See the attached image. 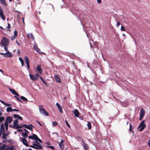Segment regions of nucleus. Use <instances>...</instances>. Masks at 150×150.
Wrapping results in <instances>:
<instances>
[{
  "label": "nucleus",
  "mask_w": 150,
  "mask_h": 150,
  "mask_svg": "<svg viewBox=\"0 0 150 150\" xmlns=\"http://www.w3.org/2000/svg\"><path fill=\"white\" fill-rule=\"evenodd\" d=\"M0 43L2 46L8 45L9 44V40L7 38L3 37L2 38Z\"/></svg>",
  "instance_id": "obj_1"
},
{
  "label": "nucleus",
  "mask_w": 150,
  "mask_h": 150,
  "mask_svg": "<svg viewBox=\"0 0 150 150\" xmlns=\"http://www.w3.org/2000/svg\"><path fill=\"white\" fill-rule=\"evenodd\" d=\"M29 76L30 79L33 81L37 80L39 77H40V75L38 73H36L35 74H32L29 73Z\"/></svg>",
  "instance_id": "obj_2"
},
{
  "label": "nucleus",
  "mask_w": 150,
  "mask_h": 150,
  "mask_svg": "<svg viewBox=\"0 0 150 150\" xmlns=\"http://www.w3.org/2000/svg\"><path fill=\"white\" fill-rule=\"evenodd\" d=\"M13 125L12 127L13 128L18 129L20 128H22V125L21 126L18 125V120H14L13 121Z\"/></svg>",
  "instance_id": "obj_3"
},
{
  "label": "nucleus",
  "mask_w": 150,
  "mask_h": 150,
  "mask_svg": "<svg viewBox=\"0 0 150 150\" xmlns=\"http://www.w3.org/2000/svg\"><path fill=\"white\" fill-rule=\"evenodd\" d=\"M144 120L142 121L138 127V129H139V131H142L146 127V125L144 124Z\"/></svg>",
  "instance_id": "obj_4"
},
{
  "label": "nucleus",
  "mask_w": 150,
  "mask_h": 150,
  "mask_svg": "<svg viewBox=\"0 0 150 150\" xmlns=\"http://www.w3.org/2000/svg\"><path fill=\"white\" fill-rule=\"evenodd\" d=\"M30 147L35 149H42L43 148L41 146H39L36 143H33L32 145H30Z\"/></svg>",
  "instance_id": "obj_5"
},
{
  "label": "nucleus",
  "mask_w": 150,
  "mask_h": 150,
  "mask_svg": "<svg viewBox=\"0 0 150 150\" xmlns=\"http://www.w3.org/2000/svg\"><path fill=\"white\" fill-rule=\"evenodd\" d=\"M39 109L40 111L41 114L46 116H48L49 113L44 109L40 108H39Z\"/></svg>",
  "instance_id": "obj_6"
},
{
  "label": "nucleus",
  "mask_w": 150,
  "mask_h": 150,
  "mask_svg": "<svg viewBox=\"0 0 150 150\" xmlns=\"http://www.w3.org/2000/svg\"><path fill=\"white\" fill-rule=\"evenodd\" d=\"M22 127H25V128H27L28 129H29L31 131H32V129H33L32 127H34V126H33L32 124H30L29 125H26L23 124V125H22Z\"/></svg>",
  "instance_id": "obj_7"
},
{
  "label": "nucleus",
  "mask_w": 150,
  "mask_h": 150,
  "mask_svg": "<svg viewBox=\"0 0 150 150\" xmlns=\"http://www.w3.org/2000/svg\"><path fill=\"white\" fill-rule=\"evenodd\" d=\"M145 110L143 108H142L140 111L139 120H141L142 119L145 114Z\"/></svg>",
  "instance_id": "obj_8"
},
{
  "label": "nucleus",
  "mask_w": 150,
  "mask_h": 150,
  "mask_svg": "<svg viewBox=\"0 0 150 150\" xmlns=\"http://www.w3.org/2000/svg\"><path fill=\"white\" fill-rule=\"evenodd\" d=\"M20 139L21 140V142L24 145L27 146H29L28 143V142L25 138H20Z\"/></svg>",
  "instance_id": "obj_9"
},
{
  "label": "nucleus",
  "mask_w": 150,
  "mask_h": 150,
  "mask_svg": "<svg viewBox=\"0 0 150 150\" xmlns=\"http://www.w3.org/2000/svg\"><path fill=\"white\" fill-rule=\"evenodd\" d=\"M0 54L3 55V57H9L11 58L13 56H12L10 54H8L7 53H3L2 52H0Z\"/></svg>",
  "instance_id": "obj_10"
},
{
  "label": "nucleus",
  "mask_w": 150,
  "mask_h": 150,
  "mask_svg": "<svg viewBox=\"0 0 150 150\" xmlns=\"http://www.w3.org/2000/svg\"><path fill=\"white\" fill-rule=\"evenodd\" d=\"M33 139L35 140L36 141H38L41 143H42V140L40 139L38 136L35 134H33Z\"/></svg>",
  "instance_id": "obj_11"
},
{
  "label": "nucleus",
  "mask_w": 150,
  "mask_h": 150,
  "mask_svg": "<svg viewBox=\"0 0 150 150\" xmlns=\"http://www.w3.org/2000/svg\"><path fill=\"white\" fill-rule=\"evenodd\" d=\"M54 77L55 79V80L57 83H61V81L60 79L57 74H55L54 75Z\"/></svg>",
  "instance_id": "obj_12"
},
{
  "label": "nucleus",
  "mask_w": 150,
  "mask_h": 150,
  "mask_svg": "<svg viewBox=\"0 0 150 150\" xmlns=\"http://www.w3.org/2000/svg\"><path fill=\"white\" fill-rule=\"evenodd\" d=\"M41 67L40 65H38L36 66L37 70L40 74H42V70L41 68Z\"/></svg>",
  "instance_id": "obj_13"
},
{
  "label": "nucleus",
  "mask_w": 150,
  "mask_h": 150,
  "mask_svg": "<svg viewBox=\"0 0 150 150\" xmlns=\"http://www.w3.org/2000/svg\"><path fill=\"white\" fill-rule=\"evenodd\" d=\"M82 142L83 143L82 145L83 146V148L85 150H88V145L87 144L85 143L83 140H82Z\"/></svg>",
  "instance_id": "obj_14"
},
{
  "label": "nucleus",
  "mask_w": 150,
  "mask_h": 150,
  "mask_svg": "<svg viewBox=\"0 0 150 150\" xmlns=\"http://www.w3.org/2000/svg\"><path fill=\"white\" fill-rule=\"evenodd\" d=\"M108 67L110 68L108 72V74L110 76H112V71L111 69H112V66L110 65V64L108 63Z\"/></svg>",
  "instance_id": "obj_15"
},
{
  "label": "nucleus",
  "mask_w": 150,
  "mask_h": 150,
  "mask_svg": "<svg viewBox=\"0 0 150 150\" xmlns=\"http://www.w3.org/2000/svg\"><path fill=\"white\" fill-rule=\"evenodd\" d=\"M20 98L22 101L23 100L25 102H26L27 103V102H30V101H28L26 98L23 96H21L20 97Z\"/></svg>",
  "instance_id": "obj_16"
},
{
  "label": "nucleus",
  "mask_w": 150,
  "mask_h": 150,
  "mask_svg": "<svg viewBox=\"0 0 150 150\" xmlns=\"http://www.w3.org/2000/svg\"><path fill=\"white\" fill-rule=\"evenodd\" d=\"M14 95H15V96H14V97L17 100L19 101L21 103H23L22 101L18 98V97L19 96V94L17 92H16V93Z\"/></svg>",
  "instance_id": "obj_17"
},
{
  "label": "nucleus",
  "mask_w": 150,
  "mask_h": 150,
  "mask_svg": "<svg viewBox=\"0 0 150 150\" xmlns=\"http://www.w3.org/2000/svg\"><path fill=\"white\" fill-rule=\"evenodd\" d=\"M4 47V49L5 51L6 52V53L11 55L12 56H13L12 54L8 50V45L4 46H3Z\"/></svg>",
  "instance_id": "obj_18"
},
{
  "label": "nucleus",
  "mask_w": 150,
  "mask_h": 150,
  "mask_svg": "<svg viewBox=\"0 0 150 150\" xmlns=\"http://www.w3.org/2000/svg\"><path fill=\"white\" fill-rule=\"evenodd\" d=\"M13 120L12 118L10 116H7L5 120L8 122L9 123H10L12 122Z\"/></svg>",
  "instance_id": "obj_19"
},
{
  "label": "nucleus",
  "mask_w": 150,
  "mask_h": 150,
  "mask_svg": "<svg viewBox=\"0 0 150 150\" xmlns=\"http://www.w3.org/2000/svg\"><path fill=\"white\" fill-rule=\"evenodd\" d=\"M99 62L98 59L96 58V59H94L93 61L92 62V64L94 65H99Z\"/></svg>",
  "instance_id": "obj_20"
},
{
  "label": "nucleus",
  "mask_w": 150,
  "mask_h": 150,
  "mask_svg": "<svg viewBox=\"0 0 150 150\" xmlns=\"http://www.w3.org/2000/svg\"><path fill=\"white\" fill-rule=\"evenodd\" d=\"M13 117L14 118H17L21 120H23L22 117L21 116H20L18 114H14L13 115Z\"/></svg>",
  "instance_id": "obj_21"
},
{
  "label": "nucleus",
  "mask_w": 150,
  "mask_h": 150,
  "mask_svg": "<svg viewBox=\"0 0 150 150\" xmlns=\"http://www.w3.org/2000/svg\"><path fill=\"white\" fill-rule=\"evenodd\" d=\"M74 113L75 116L76 117H78L79 115V112L78 110L77 109H75L74 110Z\"/></svg>",
  "instance_id": "obj_22"
},
{
  "label": "nucleus",
  "mask_w": 150,
  "mask_h": 150,
  "mask_svg": "<svg viewBox=\"0 0 150 150\" xmlns=\"http://www.w3.org/2000/svg\"><path fill=\"white\" fill-rule=\"evenodd\" d=\"M39 78H40L41 80L43 82V83L45 84L46 86L47 87L48 86V85L47 84V82L45 81V80L43 79V77L41 76H40Z\"/></svg>",
  "instance_id": "obj_23"
},
{
  "label": "nucleus",
  "mask_w": 150,
  "mask_h": 150,
  "mask_svg": "<svg viewBox=\"0 0 150 150\" xmlns=\"http://www.w3.org/2000/svg\"><path fill=\"white\" fill-rule=\"evenodd\" d=\"M24 59L26 64L30 63L29 59L27 56H25Z\"/></svg>",
  "instance_id": "obj_24"
},
{
  "label": "nucleus",
  "mask_w": 150,
  "mask_h": 150,
  "mask_svg": "<svg viewBox=\"0 0 150 150\" xmlns=\"http://www.w3.org/2000/svg\"><path fill=\"white\" fill-rule=\"evenodd\" d=\"M57 106L58 109L59 110V111L61 113H62V107L60 106L59 104H56Z\"/></svg>",
  "instance_id": "obj_25"
},
{
  "label": "nucleus",
  "mask_w": 150,
  "mask_h": 150,
  "mask_svg": "<svg viewBox=\"0 0 150 150\" xmlns=\"http://www.w3.org/2000/svg\"><path fill=\"white\" fill-rule=\"evenodd\" d=\"M9 91L13 95L15 94L17 92L14 89L12 88H9Z\"/></svg>",
  "instance_id": "obj_26"
},
{
  "label": "nucleus",
  "mask_w": 150,
  "mask_h": 150,
  "mask_svg": "<svg viewBox=\"0 0 150 150\" xmlns=\"http://www.w3.org/2000/svg\"><path fill=\"white\" fill-rule=\"evenodd\" d=\"M8 134H5L4 132L3 133L2 138L4 139H6L7 137V136L8 135Z\"/></svg>",
  "instance_id": "obj_27"
},
{
  "label": "nucleus",
  "mask_w": 150,
  "mask_h": 150,
  "mask_svg": "<svg viewBox=\"0 0 150 150\" xmlns=\"http://www.w3.org/2000/svg\"><path fill=\"white\" fill-rule=\"evenodd\" d=\"M0 1L1 3L3 5L6 6L7 4H6V2L5 0H0Z\"/></svg>",
  "instance_id": "obj_28"
},
{
  "label": "nucleus",
  "mask_w": 150,
  "mask_h": 150,
  "mask_svg": "<svg viewBox=\"0 0 150 150\" xmlns=\"http://www.w3.org/2000/svg\"><path fill=\"white\" fill-rule=\"evenodd\" d=\"M5 129L4 128V127L3 124H2L1 125V126L0 129V132L1 131V132H3V133L4 132Z\"/></svg>",
  "instance_id": "obj_29"
},
{
  "label": "nucleus",
  "mask_w": 150,
  "mask_h": 150,
  "mask_svg": "<svg viewBox=\"0 0 150 150\" xmlns=\"http://www.w3.org/2000/svg\"><path fill=\"white\" fill-rule=\"evenodd\" d=\"M35 50L38 54H42L43 53L42 52L40 51V49L38 47L36 48V49H35Z\"/></svg>",
  "instance_id": "obj_30"
},
{
  "label": "nucleus",
  "mask_w": 150,
  "mask_h": 150,
  "mask_svg": "<svg viewBox=\"0 0 150 150\" xmlns=\"http://www.w3.org/2000/svg\"><path fill=\"white\" fill-rule=\"evenodd\" d=\"M30 35L31 38L33 39V40H34V37L33 35L32 34V33H31V34H30L29 33H28L27 34V37L29 38H30Z\"/></svg>",
  "instance_id": "obj_31"
},
{
  "label": "nucleus",
  "mask_w": 150,
  "mask_h": 150,
  "mask_svg": "<svg viewBox=\"0 0 150 150\" xmlns=\"http://www.w3.org/2000/svg\"><path fill=\"white\" fill-rule=\"evenodd\" d=\"M87 125L89 129H91V123L90 122H88Z\"/></svg>",
  "instance_id": "obj_32"
},
{
  "label": "nucleus",
  "mask_w": 150,
  "mask_h": 150,
  "mask_svg": "<svg viewBox=\"0 0 150 150\" xmlns=\"http://www.w3.org/2000/svg\"><path fill=\"white\" fill-rule=\"evenodd\" d=\"M6 111L7 112H10L13 111V109L11 107H8L6 109Z\"/></svg>",
  "instance_id": "obj_33"
},
{
  "label": "nucleus",
  "mask_w": 150,
  "mask_h": 150,
  "mask_svg": "<svg viewBox=\"0 0 150 150\" xmlns=\"http://www.w3.org/2000/svg\"><path fill=\"white\" fill-rule=\"evenodd\" d=\"M4 15L3 10L1 8H0V16Z\"/></svg>",
  "instance_id": "obj_34"
},
{
  "label": "nucleus",
  "mask_w": 150,
  "mask_h": 150,
  "mask_svg": "<svg viewBox=\"0 0 150 150\" xmlns=\"http://www.w3.org/2000/svg\"><path fill=\"white\" fill-rule=\"evenodd\" d=\"M90 47L91 48H93V51H94V49L95 48H96V49H97V47H96V46H94L95 47L93 46L92 45H91V43H90Z\"/></svg>",
  "instance_id": "obj_35"
},
{
  "label": "nucleus",
  "mask_w": 150,
  "mask_h": 150,
  "mask_svg": "<svg viewBox=\"0 0 150 150\" xmlns=\"http://www.w3.org/2000/svg\"><path fill=\"white\" fill-rule=\"evenodd\" d=\"M11 28V25L9 23H8L7 27V28H8V31H9L10 32L11 31V30H10L9 29H10Z\"/></svg>",
  "instance_id": "obj_36"
},
{
  "label": "nucleus",
  "mask_w": 150,
  "mask_h": 150,
  "mask_svg": "<svg viewBox=\"0 0 150 150\" xmlns=\"http://www.w3.org/2000/svg\"><path fill=\"white\" fill-rule=\"evenodd\" d=\"M28 133L26 132H24L22 134V136L24 137H27L28 136Z\"/></svg>",
  "instance_id": "obj_37"
},
{
  "label": "nucleus",
  "mask_w": 150,
  "mask_h": 150,
  "mask_svg": "<svg viewBox=\"0 0 150 150\" xmlns=\"http://www.w3.org/2000/svg\"><path fill=\"white\" fill-rule=\"evenodd\" d=\"M6 146V145L4 144L2 146H1L0 147V149H2L3 150V149H4V148H5V147Z\"/></svg>",
  "instance_id": "obj_38"
},
{
  "label": "nucleus",
  "mask_w": 150,
  "mask_h": 150,
  "mask_svg": "<svg viewBox=\"0 0 150 150\" xmlns=\"http://www.w3.org/2000/svg\"><path fill=\"white\" fill-rule=\"evenodd\" d=\"M121 30L122 31H125L126 30L125 28L122 25L121 26Z\"/></svg>",
  "instance_id": "obj_39"
},
{
  "label": "nucleus",
  "mask_w": 150,
  "mask_h": 150,
  "mask_svg": "<svg viewBox=\"0 0 150 150\" xmlns=\"http://www.w3.org/2000/svg\"><path fill=\"white\" fill-rule=\"evenodd\" d=\"M4 120V117H0V122H3Z\"/></svg>",
  "instance_id": "obj_40"
},
{
  "label": "nucleus",
  "mask_w": 150,
  "mask_h": 150,
  "mask_svg": "<svg viewBox=\"0 0 150 150\" xmlns=\"http://www.w3.org/2000/svg\"><path fill=\"white\" fill-rule=\"evenodd\" d=\"M52 125L53 126H56L57 125V122L56 121L52 122Z\"/></svg>",
  "instance_id": "obj_41"
},
{
  "label": "nucleus",
  "mask_w": 150,
  "mask_h": 150,
  "mask_svg": "<svg viewBox=\"0 0 150 150\" xmlns=\"http://www.w3.org/2000/svg\"><path fill=\"white\" fill-rule=\"evenodd\" d=\"M14 33V34L13 35L16 37L17 36L18 34V32L16 30H15Z\"/></svg>",
  "instance_id": "obj_42"
},
{
  "label": "nucleus",
  "mask_w": 150,
  "mask_h": 150,
  "mask_svg": "<svg viewBox=\"0 0 150 150\" xmlns=\"http://www.w3.org/2000/svg\"><path fill=\"white\" fill-rule=\"evenodd\" d=\"M48 147L50 148L52 150H54L55 149V148L52 146H47Z\"/></svg>",
  "instance_id": "obj_43"
},
{
  "label": "nucleus",
  "mask_w": 150,
  "mask_h": 150,
  "mask_svg": "<svg viewBox=\"0 0 150 150\" xmlns=\"http://www.w3.org/2000/svg\"><path fill=\"white\" fill-rule=\"evenodd\" d=\"M65 123L67 125V126L69 128H70V126L69 125V123H68V122L67 121V120H65Z\"/></svg>",
  "instance_id": "obj_44"
},
{
  "label": "nucleus",
  "mask_w": 150,
  "mask_h": 150,
  "mask_svg": "<svg viewBox=\"0 0 150 150\" xmlns=\"http://www.w3.org/2000/svg\"><path fill=\"white\" fill-rule=\"evenodd\" d=\"M59 146L60 147V148L62 150H64V146H62V145H59Z\"/></svg>",
  "instance_id": "obj_45"
},
{
  "label": "nucleus",
  "mask_w": 150,
  "mask_h": 150,
  "mask_svg": "<svg viewBox=\"0 0 150 150\" xmlns=\"http://www.w3.org/2000/svg\"><path fill=\"white\" fill-rule=\"evenodd\" d=\"M64 142V141L62 140H61V142L59 144V145H62V146H63V143Z\"/></svg>",
  "instance_id": "obj_46"
},
{
  "label": "nucleus",
  "mask_w": 150,
  "mask_h": 150,
  "mask_svg": "<svg viewBox=\"0 0 150 150\" xmlns=\"http://www.w3.org/2000/svg\"><path fill=\"white\" fill-rule=\"evenodd\" d=\"M19 59L21 62H22L24 61L23 59L21 57H19Z\"/></svg>",
  "instance_id": "obj_47"
},
{
  "label": "nucleus",
  "mask_w": 150,
  "mask_h": 150,
  "mask_svg": "<svg viewBox=\"0 0 150 150\" xmlns=\"http://www.w3.org/2000/svg\"><path fill=\"white\" fill-rule=\"evenodd\" d=\"M8 122H7V121L5 120V122H4V125L5 126H8Z\"/></svg>",
  "instance_id": "obj_48"
},
{
  "label": "nucleus",
  "mask_w": 150,
  "mask_h": 150,
  "mask_svg": "<svg viewBox=\"0 0 150 150\" xmlns=\"http://www.w3.org/2000/svg\"><path fill=\"white\" fill-rule=\"evenodd\" d=\"M0 17L2 18V19L3 21H4L5 20V16H4V15H3L2 16H0Z\"/></svg>",
  "instance_id": "obj_49"
},
{
  "label": "nucleus",
  "mask_w": 150,
  "mask_h": 150,
  "mask_svg": "<svg viewBox=\"0 0 150 150\" xmlns=\"http://www.w3.org/2000/svg\"><path fill=\"white\" fill-rule=\"evenodd\" d=\"M129 130L131 131H132V126L131 123L129 124Z\"/></svg>",
  "instance_id": "obj_50"
},
{
  "label": "nucleus",
  "mask_w": 150,
  "mask_h": 150,
  "mask_svg": "<svg viewBox=\"0 0 150 150\" xmlns=\"http://www.w3.org/2000/svg\"><path fill=\"white\" fill-rule=\"evenodd\" d=\"M27 68L29 69V71H30V63L26 64Z\"/></svg>",
  "instance_id": "obj_51"
},
{
  "label": "nucleus",
  "mask_w": 150,
  "mask_h": 150,
  "mask_svg": "<svg viewBox=\"0 0 150 150\" xmlns=\"http://www.w3.org/2000/svg\"><path fill=\"white\" fill-rule=\"evenodd\" d=\"M28 138H29L31 139H33V134L32 135L28 136Z\"/></svg>",
  "instance_id": "obj_52"
},
{
  "label": "nucleus",
  "mask_w": 150,
  "mask_h": 150,
  "mask_svg": "<svg viewBox=\"0 0 150 150\" xmlns=\"http://www.w3.org/2000/svg\"><path fill=\"white\" fill-rule=\"evenodd\" d=\"M33 48L35 50V49H36V48H38L37 45V44H36V45H34L33 46Z\"/></svg>",
  "instance_id": "obj_53"
},
{
  "label": "nucleus",
  "mask_w": 150,
  "mask_h": 150,
  "mask_svg": "<svg viewBox=\"0 0 150 150\" xmlns=\"http://www.w3.org/2000/svg\"><path fill=\"white\" fill-rule=\"evenodd\" d=\"M16 36H14V35L12 36L11 37V39L12 40H14L16 38Z\"/></svg>",
  "instance_id": "obj_54"
},
{
  "label": "nucleus",
  "mask_w": 150,
  "mask_h": 150,
  "mask_svg": "<svg viewBox=\"0 0 150 150\" xmlns=\"http://www.w3.org/2000/svg\"><path fill=\"white\" fill-rule=\"evenodd\" d=\"M17 54H18V56H19L20 55V51L19 50V49H18V51H17Z\"/></svg>",
  "instance_id": "obj_55"
},
{
  "label": "nucleus",
  "mask_w": 150,
  "mask_h": 150,
  "mask_svg": "<svg viewBox=\"0 0 150 150\" xmlns=\"http://www.w3.org/2000/svg\"><path fill=\"white\" fill-rule=\"evenodd\" d=\"M6 106H9L11 105V104H4Z\"/></svg>",
  "instance_id": "obj_56"
},
{
  "label": "nucleus",
  "mask_w": 150,
  "mask_h": 150,
  "mask_svg": "<svg viewBox=\"0 0 150 150\" xmlns=\"http://www.w3.org/2000/svg\"><path fill=\"white\" fill-rule=\"evenodd\" d=\"M120 22H117V27H118L120 25Z\"/></svg>",
  "instance_id": "obj_57"
},
{
  "label": "nucleus",
  "mask_w": 150,
  "mask_h": 150,
  "mask_svg": "<svg viewBox=\"0 0 150 150\" xmlns=\"http://www.w3.org/2000/svg\"><path fill=\"white\" fill-rule=\"evenodd\" d=\"M50 63L52 67H53V66L54 63L51 61L50 62Z\"/></svg>",
  "instance_id": "obj_58"
},
{
  "label": "nucleus",
  "mask_w": 150,
  "mask_h": 150,
  "mask_svg": "<svg viewBox=\"0 0 150 150\" xmlns=\"http://www.w3.org/2000/svg\"><path fill=\"white\" fill-rule=\"evenodd\" d=\"M0 28L3 30L4 31H5V29L4 28H3L2 26H0Z\"/></svg>",
  "instance_id": "obj_59"
},
{
  "label": "nucleus",
  "mask_w": 150,
  "mask_h": 150,
  "mask_svg": "<svg viewBox=\"0 0 150 150\" xmlns=\"http://www.w3.org/2000/svg\"><path fill=\"white\" fill-rule=\"evenodd\" d=\"M97 2L98 4H100L101 2V0H97Z\"/></svg>",
  "instance_id": "obj_60"
},
{
  "label": "nucleus",
  "mask_w": 150,
  "mask_h": 150,
  "mask_svg": "<svg viewBox=\"0 0 150 150\" xmlns=\"http://www.w3.org/2000/svg\"><path fill=\"white\" fill-rule=\"evenodd\" d=\"M23 130H24V131H25V132H26L27 133H29V132L28 131V130H27V129H24Z\"/></svg>",
  "instance_id": "obj_61"
},
{
  "label": "nucleus",
  "mask_w": 150,
  "mask_h": 150,
  "mask_svg": "<svg viewBox=\"0 0 150 150\" xmlns=\"http://www.w3.org/2000/svg\"><path fill=\"white\" fill-rule=\"evenodd\" d=\"M22 22L23 23V24H25V21H24V18L23 17L22 18Z\"/></svg>",
  "instance_id": "obj_62"
},
{
  "label": "nucleus",
  "mask_w": 150,
  "mask_h": 150,
  "mask_svg": "<svg viewBox=\"0 0 150 150\" xmlns=\"http://www.w3.org/2000/svg\"><path fill=\"white\" fill-rule=\"evenodd\" d=\"M16 44H17V45H18V46H20V43H18V40H16Z\"/></svg>",
  "instance_id": "obj_63"
},
{
  "label": "nucleus",
  "mask_w": 150,
  "mask_h": 150,
  "mask_svg": "<svg viewBox=\"0 0 150 150\" xmlns=\"http://www.w3.org/2000/svg\"><path fill=\"white\" fill-rule=\"evenodd\" d=\"M148 146L150 147V141L149 140L148 142Z\"/></svg>",
  "instance_id": "obj_64"
}]
</instances>
